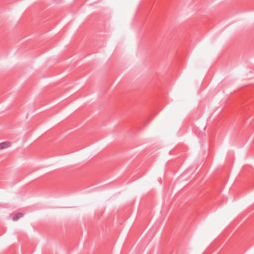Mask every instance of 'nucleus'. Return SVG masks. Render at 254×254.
I'll list each match as a JSON object with an SVG mask.
<instances>
[{"mask_svg": "<svg viewBox=\"0 0 254 254\" xmlns=\"http://www.w3.org/2000/svg\"><path fill=\"white\" fill-rule=\"evenodd\" d=\"M24 214L22 213H17L15 215H14V216L12 218V220L14 221H17L20 218H21L23 216Z\"/></svg>", "mask_w": 254, "mask_h": 254, "instance_id": "obj_2", "label": "nucleus"}, {"mask_svg": "<svg viewBox=\"0 0 254 254\" xmlns=\"http://www.w3.org/2000/svg\"><path fill=\"white\" fill-rule=\"evenodd\" d=\"M11 146L9 142H3L0 143V150L7 148Z\"/></svg>", "mask_w": 254, "mask_h": 254, "instance_id": "obj_1", "label": "nucleus"}]
</instances>
